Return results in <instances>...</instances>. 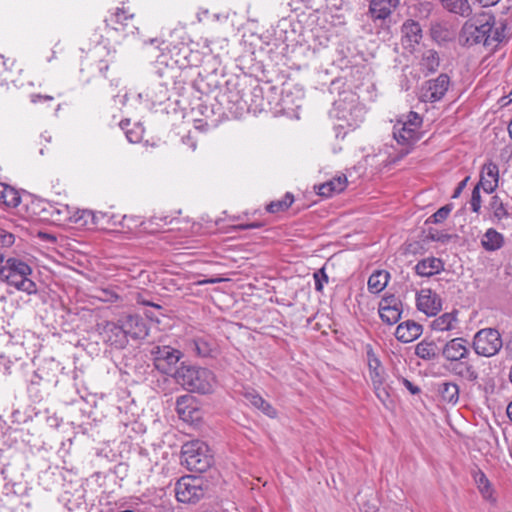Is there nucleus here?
<instances>
[{
    "mask_svg": "<svg viewBox=\"0 0 512 512\" xmlns=\"http://www.w3.org/2000/svg\"><path fill=\"white\" fill-rule=\"evenodd\" d=\"M450 84L447 74H440L437 78L426 81L420 92V99L424 102H436L446 94Z\"/></svg>",
    "mask_w": 512,
    "mask_h": 512,
    "instance_id": "f8f14e48",
    "label": "nucleus"
},
{
    "mask_svg": "<svg viewBox=\"0 0 512 512\" xmlns=\"http://www.w3.org/2000/svg\"><path fill=\"white\" fill-rule=\"evenodd\" d=\"M374 389L379 400L385 404L386 401L389 399V393L387 392L386 388L381 385L376 386Z\"/></svg>",
    "mask_w": 512,
    "mask_h": 512,
    "instance_id": "09e8293b",
    "label": "nucleus"
},
{
    "mask_svg": "<svg viewBox=\"0 0 512 512\" xmlns=\"http://www.w3.org/2000/svg\"><path fill=\"white\" fill-rule=\"evenodd\" d=\"M503 347V341L498 330L484 328L475 333L472 341L474 352L483 357L495 356Z\"/></svg>",
    "mask_w": 512,
    "mask_h": 512,
    "instance_id": "6e6552de",
    "label": "nucleus"
},
{
    "mask_svg": "<svg viewBox=\"0 0 512 512\" xmlns=\"http://www.w3.org/2000/svg\"><path fill=\"white\" fill-rule=\"evenodd\" d=\"M422 125V118L416 112H409L407 115H402L397 119L393 126V137L398 144L408 148L411 147L416 141L420 139V127Z\"/></svg>",
    "mask_w": 512,
    "mask_h": 512,
    "instance_id": "0eeeda50",
    "label": "nucleus"
},
{
    "mask_svg": "<svg viewBox=\"0 0 512 512\" xmlns=\"http://www.w3.org/2000/svg\"><path fill=\"white\" fill-rule=\"evenodd\" d=\"M360 512H378V508L374 504L363 503Z\"/></svg>",
    "mask_w": 512,
    "mask_h": 512,
    "instance_id": "6e6d98bb",
    "label": "nucleus"
},
{
    "mask_svg": "<svg viewBox=\"0 0 512 512\" xmlns=\"http://www.w3.org/2000/svg\"><path fill=\"white\" fill-rule=\"evenodd\" d=\"M14 235L4 230H0V244L9 247L14 243Z\"/></svg>",
    "mask_w": 512,
    "mask_h": 512,
    "instance_id": "49530a36",
    "label": "nucleus"
},
{
    "mask_svg": "<svg viewBox=\"0 0 512 512\" xmlns=\"http://www.w3.org/2000/svg\"><path fill=\"white\" fill-rule=\"evenodd\" d=\"M222 100L235 106V113L243 111L245 108L244 102L242 101L239 93L228 92L222 95Z\"/></svg>",
    "mask_w": 512,
    "mask_h": 512,
    "instance_id": "79ce46f5",
    "label": "nucleus"
},
{
    "mask_svg": "<svg viewBox=\"0 0 512 512\" xmlns=\"http://www.w3.org/2000/svg\"><path fill=\"white\" fill-rule=\"evenodd\" d=\"M422 326L415 321H405L400 323L395 331L397 340L403 343H409L420 337L422 334Z\"/></svg>",
    "mask_w": 512,
    "mask_h": 512,
    "instance_id": "6ab92c4d",
    "label": "nucleus"
},
{
    "mask_svg": "<svg viewBox=\"0 0 512 512\" xmlns=\"http://www.w3.org/2000/svg\"><path fill=\"white\" fill-rule=\"evenodd\" d=\"M459 386L454 382H443L439 384L438 392L443 402L456 405L459 400Z\"/></svg>",
    "mask_w": 512,
    "mask_h": 512,
    "instance_id": "c85d7f7f",
    "label": "nucleus"
},
{
    "mask_svg": "<svg viewBox=\"0 0 512 512\" xmlns=\"http://www.w3.org/2000/svg\"><path fill=\"white\" fill-rule=\"evenodd\" d=\"M313 277H314L316 291L322 292V290L324 288V284L328 283V276L325 272V269L324 268L319 269L318 271H316L314 273Z\"/></svg>",
    "mask_w": 512,
    "mask_h": 512,
    "instance_id": "a18cd8bd",
    "label": "nucleus"
},
{
    "mask_svg": "<svg viewBox=\"0 0 512 512\" xmlns=\"http://www.w3.org/2000/svg\"><path fill=\"white\" fill-rule=\"evenodd\" d=\"M458 312H446L430 322L429 327L435 332H448L455 330L458 325Z\"/></svg>",
    "mask_w": 512,
    "mask_h": 512,
    "instance_id": "4be33fe9",
    "label": "nucleus"
},
{
    "mask_svg": "<svg viewBox=\"0 0 512 512\" xmlns=\"http://www.w3.org/2000/svg\"><path fill=\"white\" fill-rule=\"evenodd\" d=\"M403 40L409 46L418 44L422 38V29L418 22L414 20H407L403 23L402 28Z\"/></svg>",
    "mask_w": 512,
    "mask_h": 512,
    "instance_id": "a878e982",
    "label": "nucleus"
},
{
    "mask_svg": "<svg viewBox=\"0 0 512 512\" xmlns=\"http://www.w3.org/2000/svg\"><path fill=\"white\" fill-rule=\"evenodd\" d=\"M193 345L196 353L201 357L213 356V353L216 348L214 341L205 337H199L194 339Z\"/></svg>",
    "mask_w": 512,
    "mask_h": 512,
    "instance_id": "4c0bfd02",
    "label": "nucleus"
},
{
    "mask_svg": "<svg viewBox=\"0 0 512 512\" xmlns=\"http://www.w3.org/2000/svg\"><path fill=\"white\" fill-rule=\"evenodd\" d=\"M244 397L251 405H253L255 408L261 410L267 416H269V417L276 416V410L256 392H254V391L246 392Z\"/></svg>",
    "mask_w": 512,
    "mask_h": 512,
    "instance_id": "473e14b6",
    "label": "nucleus"
},
{
    "mask_svg": "<svg viewBox=\"0 0 512 512\" xmlns=\"http://www.w3.org/2000/svg\"><path fill=\"white\" fill-rule=\"evenodd\" d=\"M134 14L130 13L128 10L124 8H117L114 13L107 19L105 22L107 25H120V27L113 26L115 30H125L128 26V21L133 20Z\"/></svg>",
    "mask_w": 512,
    "mask_h": 512,
    "instance_id": "7c9ffc66",
    "label": "nucleus"
},
{
    "mask_svg": "<svg viewBox=\"0 0 512 512\" xmlns=\"http://www.w3.org/2000/svg\"><path fill=\"white\" fill-rule=\"evenodd\" d=\"M489 207L497 220L500 221L508 218L509 213L507 211L506 205L503 203V201L500 199L498 195H494L491 197Z\"/></svg>",
    "mask_w": 512,
    "mask_h": 512,
    "instance_id": "ea45409f",
    "label": "nucleus"
},
{
    "mask_svg": "<svg viewBox=\"0 0 512 512\" xmlns=\"http://www.w3.org/2000/svg\"><path fill=\"white\" fill-rule=\"evenodd\" d=\"M400 0H371L369 14L374 21L386 20L399 5Z\"/></svg>",
    "mask_w": 512,
    "mask_h": 512,
    "instance_id": "f3484780",
    "label": "nucleus"
},
{
    "mask_svg": "<svg viewBox=\"0 0 512 512\" xmlns=\"http://www.w3.org/2000/svg\"><path fill=\"white\" fill-rule=\"evenodd\" d=\"M347 183V177L343 174L333 177L318 186V194L324 197H331L342 192L346 188Z\"/></svg>",
    "mask_w": 512,
    "mask_h": 512,
    "instance_id": "5701e85b",
    "label": "nucleus"
},
{
    "mask_svg": "<svg viewBox=\"0 0 512 512\" xmlns=\"http://www.w3.org/2000/svg\"><path fill=\"white\" fill-rule=\"evenodd\" d=\"M44 211L49 215L51 221L58 225H81L83 220L82 210L63 203L48 202Z\"/></svg>",
    "mask_w": 512,
    "mask_h": 512,
    "instance_id": "1a4fd4ad",
    "label": "nucleus"
},
{
    "mask_svg": "<svg viewBox=\"0 0 512 512\" xmlns=\"http://www.w3.org/2000/svg\"><path fill=\"white\" fill-rule=\"evenodd\" d=\"M122 330L127 338L144 339L148 335L146 321L138 315H127L122 319Z\"/></svg>",
    "mask_w": 512,
    "mask_h": 512,
    "instance_id": "dca6fc26",
    "label": "nucleus"
},
{
    "mask_svg": "<svg viewBox=\"0 0 512 512\" xmlns=\"http://www.w3.org/2000/svg\"><path fill=\"white\" fill-rule=\"evenodd\" d=\"M480 189L481 186L480 185H476L472 191V195H471V200H470V206H471V210L475 213H478L480 211V208H481V195H480Z\"/></svg>",
    "mask_w": 512,
    "mask_h": 512,
    "instance_id": "c03bdc74",
    "label": "nucleus"
},
{
    "mask_svg": "<svg viewBox=\"0 0 512 512\" xmlns=\"http://www.w3.org/2000/svg\"><path fill=\"white\" fill-rule=\"evenodd\" d=\"M158 220L162 221L164 223V225L170 224L172 222V219L169 216H164V217L154 216L151 218V221L157 225L159 224Z\"/></svg>",
    "mask_w": 512,
    "mask_h": 512,
    "instance_id": "13d9d810",
    "label": "nucleus"
},
{
    "mask_svg": "<svg viewBox=\"0 0 512 512\" xmlns=\"http://www.w3.org/2000/svg\"><path fill=\"white\" fill-rule=\"evenodd\" d=\"M439 65H440V58H439L438 53L435 50L427 49V50L423 51L420 61H419V67L425 76L436 72Z\"/></svg>",
    "mask_w": 512,
    "mask_h": 512,
    "instance_id": "393cba45",
    "label": "nucleus"
},
{
    "mask_svg": "<svg viewBox=\"0 0 512 512\" xmlns=\"http://www.w3.org/2000/svg\"><path fill=\"white\" fill-rule=\"evenodd\" d=\"M507 416L512 421V401L507 406Z\"/></svg>",
    "mask_w": 512,
    "mask_h": 512,
    "instance_id": "680f3d73",
    "label": "nucleus"
},
{
    "mask_svg": "<svg viewBox=\"0 0 512 512\" xmlns=\"http://www.w3.org/2000/svg\"><path fill=\"white\" fill-rule=\"evenodd\" d=\"M451 210H452L451 205H445V206L439 208L433 215H431L428 218L427 222L435 223V224L442 223L444 220L447 219Z\"/></svg>",
    "mask_w": 512,
    "mask_h": 512,
    "instance_id": "37998d69",
    "label": "nucleus"
},
{
    "mask_svg": "<svg viewBox=\"0 0 512 512\" xmlns=\"http://www.w3.org/2000/svg\"><path fill=\"white\" fill-rule=\"evenodd\" d=\"M365 108L358 101V97L351 91H343L334 101L331 115L343 120L347 126L356 128L363 122Z\"/></svg>",
    "mask_w": 512,
    "mask_h": 512,
    "instance_id": "20e7f679",
    "label": "nucleus"
},
{
    "mask_svg": "<svg viewBox=\"0 0 512 512\" xmlns=\"http://www.w3.org/2000/svg\"><path fill=\"white\" fill-rule=\"evenodd\" d=\"M444 238H448V236L447 235L435 236V235L431 234L432 240L443 241Z\"/></svg>",
    "mask_w": 512,
    "mask_h": 512,
    "instance_id": "e2e57ef3",
    "label": "nucleus"
},
{
    "mask_svg": "<svg viewBox=\"0 0 512 512\" xmlns=\"http://www.w3.org/2000/svg\"><path fill=\"white\" fill-rule=\"evenodd\" d=\"M99 298L107 302H116L120 297L113 290H102V296H99Z\"/></svg>",
    "mask_w": 512,
    "mask_h": 512,
    "instance_id": "de8ad7c7",
    "label": "nucleus"
},
{
    "mask_svg": "<svg viewBox=\"0 0 512 512\" xmlns=\"http://www.w3.org/2000/svg\"><path fill=\"white\" fill-rule=\"evenodd\" d=\"M511 35L512 31L506 20L497 19L490 13H482L463 25L459 39L465 45H482L489 51H495Z\"/></svg>",
    "mask_w": 512,
    "mask_h": 512,
    "instance_id": "f257e3e1",
    "label": "nucleus"
},
{
    "mask_svg": "<svg viewBox=\"0 0 512 512\" xmlns=\"http://www.w3.org/2000/svg\"><path fill=\"white\" fill-rule=\"evenodd\" d=\"M167 86L160 81L153 82L145 92L138 93V98L151 104H160L167 99Z\"/></svg>",
    "mask_w": 512,
    "mask_h": 512,
    "instance_id": "412c9836",
    "label": "nucleus"
},
{
    "mask_svg": "<svg viewBox=\"0 0 512 512\" xmlns=\"http://www.w3.org/2000/svg\"><path fill=\"white\" fill-rule=\"evenodd\" d=\"M261 227L260 223H249V224H240L235 226V229L238 230H248V229H255Z\"/></svg>",
    "mask_w": 512,
    "mask_h": 512,
    "instance_id": "5fc2aeb1",
    "label": "nucleus"
},
{
    "mask_svg": "<svg viewBox=\"0 0 512 512\" xmlns=\"http://www.w3.org/2000/svg\"><path fill=\"white\" fill-rule=\"evenodd\" d=\"M209 490V482L203 477L186 475L175 484V496L177 501L193 504L205 497Z\"/></svg>",
    "mask_w": 512,
    "mask_h": 512,
    "instance_id": "423d86ee",
    "label": "nucleus"
},
{
    "mask_svg": "<svg viewBox=\"0 0 512 512\" xmlns=\"http://www.w3.org/2000/svg\"><path fill=\"white\" fill-rule=\"evenodd\" d=\"M400 381L402 384L410 391L411 394L415 395L420 393V388L414 385L411 381L406 378H401Z\"/></svg>",
    "mask_w": 512,
    "mask_h": 512,
    "instance_id": "3c124183",
    "label": "nucleus"
},
{
    "mask_svg": "<svg viewBox=\"0 0 512 512\" xmlns=\"http://www.w3.org/2000/svg\"><path fill=\"white\" fill-rule=\"evenodd\" d=\"M370 378L372 380L374 388L376 386H381L382 385L383 378H382V375H381L379 369H375L374 371H371L370 372Z\"/></svg>",
    "mask_w": 512,
    "mask_h": 512,
    "instance_id": "8fccbe9b",
    "label": "nucleus"
},
{
    "mask_svg": "<svg viewBox=\"0 0 512 512\" xmlns=\"http://www.w3.org/2000/svg\"><path fill=\"white\" fill-rule=\"evenodd\" d=\"M42 100H45V101H52L53 100V97L50 96V95H41V94H32L31 95V102L33 103H38Z\"/></svg>",
    "mask_w": 512,
    "mask_h": 512,
    "instance_id": "864d4df0",
    "label": "nucleus"
},
{
    "mask_svg": "<svg viewBox=\"0 0 512 512\" xmlns=\"http://www.w3.org/2000/svg\"><path fill=\"white\" fill-rule=\"evenodd\" d=\"M416 306L427 316H436L442 309V300L431 289H421L416 295Z\"/></svg>",
    "mask_w": 512,
    "mask_h": 512,
    "instance_id": "2eb2a0df",
    "label": "nucleus"
},
{
    "mask_svg": "<svg viewBox=\"0 0 512 512\" xmlns=\"http://www.w3.org/2000/svg\"><path fill=\"white\" fill-rule=\"evenodd\" d=\"M107 69H108V65H105L104 67L100 68V71L103 72V71H106Z\"/></svg>",
    "mask_w": 512,
    "mask_h": 512,
    "instance_id": "774afa93",
    "label": "nucleus"
},
{
    "mask_svg": "<svg viewBox=\"0 0 512 512\" xmlns=\"http://www.w3.org/2000/svg\"><path fill=\"white\" fill-rule=\"evenodd\" d=\"M478 3H480L482 6H493L498 3L499 0H476Z\"/></svg>",
    "mask_w": 512,
    "mask_h": 512,
    "instance_id": "bf43d9fd",
    "label": "nucleus"
},
{
    "mask_svg": "<svg viewBox=\"0 0 512 512\" xmlns=\"http://www.w3.org/2000/svg\"><path fill=\"white\" fill-rule=\"evenodd\" d=\"M402 314V303L394 295L384 296L379 303V315L388 325L397 323Z\"/></svg>",
    "mask_w": 512,
    "mask_h": 512,
    "instance_id": "4468645a",
    "label": "nucleus"
},
{
    "mask_svg": "<svg viewBox=\"0 0 512 512\" xmlns=\"http://www.w3.org/2000/svg\"><path fill=\"white\" fill-rule=\"evenodd\" d=\"M505 238L502 233L494 228H488L481 238V245L484 250L494 252L504 246Z\"/></svg>",
    "mask_w": 512,
    "mask_h": 512,
    "instance_id": "b1692460",
    "label": "nucleus"
},
{
    "mask_svg": "<svg viewBox=\"0 0 512 512\" xmlns=\"http://www.w3.org/2000/svg\"><path fill=\"white\" fill-rule=\"evenodd\" d=\"M368 366L370 372L380 368V361L378 360V358H376L373 354L370 353L368 354Z\"/></svg>",
    "mask_w": 512,
    "mask_h": 512,
    "instance_id": "603ef678",
    "label": "nucleus"
},
{
    "mask_svg": "<svg viewBox=\"0 0 512 512\" xmlns=\"http://www.w3.org/2000/svg\"><path fill=\"white\" fill-rule=\"evenodd\" d=\"M143 304H145V305H151V306L156 307V308H161L159 305H157V304H151L150 302H143Z\"/></svg>",
    "mask_w": 512,
    "mask_h": 512,
    "instance_id": "338daca9",
    "label": "nucleus"
},
{
    "mask_svg": "<svg viewBox=\"0 0 512 512\" xmlns=\"http://www.w3.org/2000/svg\"><path fill=\"white\" fill-rule=\"evenodd\" d=\"M8 69L7 63L4 60V57L0 55V74Z\"/></svg>",
    "mask_w": 512,
    "mask_h": 512,
    "instance_id": "052dcab7",
    "label": "nucleus"
},
{
    "mask_svg": "<svg viewBox=\"0 0 512 512\" xmlns=\"http://www.w3.org/2000/svg\"><path fill=\"white\" fill-rule=\"evenodd\" d=\"M173 377L177 384L189 392L209 394L217 386L216 376L211 370L184 363L174 372Z\"/></svg>",
    "mask_w": 512,
    "mask_h": 512,
    "instance_id": "f03ea898",
    "label": "nucleus"
},
{
    "mask_svg": "<svg viewBox=\"0 0 512 512\" xmlns=\"http://www.w3.org/2000/svg\"><path fill=\"white\" fill-rule=\"evenodd\" d=\"M473 477L483 498L489 501H494L493 488L486 475L481 470H478L474 472Z\"/></svg>",
    "mask_w": 512,
    "mask_h": 512,
    "instance_id": "72a5a7b5",
    "label": "nucleus"
},
{
    "mask_svg": "<svg viewBox=\"0 0 512 512\" xmlns=\"http://www.w3.org/2000/svg\"><path fill=\"white\" fill-rule=\"evenodd\" d=\"M441 354L449 364L467 360L470 355L469 342L464 337L450 339L442 347Z\"/></svg>",
    "mask_w": 512,
    "mask_h": 512,
    "instance_id": "ddd939ff",
    "label": "nucleus"
},
{
    "mask_svg": "<svg viewBox=\"0 0 512 512\" xmlns=\"http://www.w3.org/2000/svg\"><path fill=\"white\" fill-rule=\"evenodd\" d=\"M505 350L512 356V342L506 344Z\"/></svg>",
    "mask_w": 512,
    "mask_h": 512,
    "instance_id": "0e129e2a",
    "label": "nucleus"
},
{
    "mask_svg": "<svg viewBox=\"0 0 512 512\" xmlns=\"http://www.w3.org/2000/svg\"><path fill=\"white\" fill-rule=\"evenodd\" d=\"M444 270V262L440 258L427 257L415 265V272L421 277H431Z\"/></svg>",
    "mask_w": 512,
    "mask_h": 512,
    "instance_id": "aec40b11",
    "label": "nucleus"
},
{
    "mask_svg": "<svg viewBox=\"0 0 512 512\" xmlns=\"http://www.w3.org/2000/svg\"><path fill=\"white\" fill-rule=\"evenodd\" d=\"M499 180V169L498 166L494 163L485 164L481 171V177L478 185L486 193H493L498 187Z\"/></svg>",
    "mask_w": 512,
    "mask_h": 512,
    "instance_id": "a211bd4d",
    "label": "nucleus"
},
{
    "mask_svg": "<svg viewBox=\"0 0 512 512\" xmlns=\"http://www.w3.org/2000/svg\"><path fill=\"white\" fill-rule=\"evenodd\" d=\"M81 215L83 216L81 225L92 224L102 230L114 229L118 224L121 225L122 221L126 219V216H122L121 219H119L118 216L111 212H94L92 210H82Z\"/></svg>",
    "mask_w": 512,
    "mask_h": 512,
    "instance_id": "9b49d317",
    "label": "nucleus"
},
{
    "mask_svg": "<svg viewBox=\"0 0 512 512\" xmlns=\"http://www.w3.org/2000/svg\"><path fill=\"white\" fill-rule=\"evenodd\" d=\"M415 354L426 361L434 360L439 354V348L433 341L422 340L415 347Z\"/></svg>",
    "mask_w": 512,
    "mask_h": 512,
    "instance_id": "2f4dec72",
    "label": "nucleus"
},
{
    "mask_svg": "<svg viewBox=\"0 0 512 512\" xmlns=\"http://www.w3.org/2000/svg\"><path fill=\"white\" fill-rule=\"evenodd\" d=\"M468 179H469V178L467 177V178H465L464 180H462V181L458 184L457 188H456V189H455V191H454L453 198H456V197H458V196L460 195V193L462 192V190H463V189H464V187L466 186V183H467Z\"/></svg>",
    "mask_w": 512,
    "mask_h": 512,
    "instance_id": "4d7b16f0",
    "label": "nucleus"
},
{
    "mask_svg": "<svg viewBox=\"0 0 512 512\" xmlns=\"http://www.w3.org/2000/svg\"><path fill=\"white\" fill-rule=\"evenodd\" d=\"M294 202V196L291 193H286L285 196L276 201H272L267 205L266 209L270 213H278L287 210Z\"/></svg>",
    "mask_w": 512,
    "mask_h": 512,
    "instance_id": "a19ab883",
    "label": "nucleus"
},
{
    "mask_svg": "<svg viewBox=\"0 0 512 512\" xmlns=\"http://www.w3.org/2000/svg\"><path fill=\"white\" fill-rule=\"evenodd\" d=\"M450 367L453 374L460 376L469 382H476L478 380V372L474 366L469 364L466 360L450 364Z\"/></svg>",
    "mask_w": 512,
    "mask_h": 512,
    "instance_id": "cd10ccee",
    "label": "nucleus"
},
{
    "mask_svg": "<svg viewBox=\"0 0 512 512\" xmlns=\"http://www.w3.org/2000/svg\"><path fill=\"white\" fill-rule=\"evenodd\" d=\"M107 341L117 347H123L127 341V336L122 330V320L119 324L109 323L106 326Z\"/></svg>",
    "mask_w": 512,
    "mask_h": 512,
    "instance_id": "c756f323",
    "label": "nucleus"
},
{
    "mask_svg": "<svg viewBox=\"0 0 512 512\" xmlns=\"http://www.w3.org/2000/svg\"><path fill=\"white\" fill-rule=\"evenodd\" d=\"M0 203L8 207H17L20 203L19 193L14 188L0 182Z\"/></svg>",
    "mask_w": 512,
    "mask_h": 512,
    "instance_id": "f704fd0d",
    "label": "nucleus"
},
{
    "mask_svg": "<svg viewBox=\"0 0 512 512\" xmlns=\"http://www.w3.org/2000/svg\"><path fill=\"white\" fill-rule=\"evenodd\" d=\"M193 402L194 399L190 395H183L177 398L176 410L182 419L186 420L188 417H191L194 411V407L192 406Z\"/></svg>",
    "mask_w": 512,
    "mask_h": 512,
    "instance_id": "58836bf2",
    "label": "nucleus"
},
{
    "mask_svg": "<svg viewBox=\"0 0 512 512\" xmlns=\"http://www.w3.org/2000/svg\"><path fill=\"white\" fill-rule=\"evenodd\" d=\"M152 354L155 367L164 374H170L183 356L181 351L170 346H156Z\"/></svg>",
    "mask_w": 512,
    "mask_h": 512,
    "instance_id": "9d476101",
    "label": "nucleus"
},
{
    "mask_svg": "<svg viewBox=\"0 0 512 512\" xmlns=\"http://www.w3.org/2000/svg\"><path fill=\"white\" fill-rule=\"evenodd\" d=\"M508 132H509V136L512 138V118H511V121L508 125Z\"/></svg>",
    "mask_w": 512,
    "mask_h": 512,
    "instance_id": "69168bd1",
    "label": "nucleus"
},
{
    "mask_svg": "<svg viewBox=\"0 0 512 512\" xmlns=\"http://www.w3.org/2000/svg\"><path fill=\"white\" fill-rule=\"evenodd\" d=\"M130 125L129 119L120 122V127L125 132L127 140L131 143L140 142L143 137L144 128L138 123H134L133 126L129 128Z\"/></svg>",
    "mask_w": 512,
    "mask_h": 512,
    "instance_id": "c9c22d12",
    "label": "nucleus"
},
{
    "mask_svg": "<svg viewBox=\"0 0 512 512\" xmlns=\"http://www.w3.org/2000/svg\"><path fill=\"white\" fill-rule=\"evenodd\" d=\"M32 268L24 261L16 258H9L6 264L0 267V279L18 291L28 295L37 293V285L29 276Z\"/></svg>",
    "mask_w": 512,
    "mask_h": 512,
    "instance_id": "7ed1b4c3",
    "label": "nucleus"
},
{
    "mask_svg": "<svg viewBox=\"0 0 512 512\" xmlns=\"http://www.w3.org/2000/svg\"><path fill=\"white\" fill-rule=\"evenodd\" d=\"M390 280V273L386 270H376L368 278L367 286L371 293L382 292Z\"/></svg>",
    "mask_w": 512,
    "mask_h": 512,
    "instance_id": "bb28decb",
    "label": "nucleus"
},
{
    "mask_svg": "<svg viewBox=\"0 0 512 512\" xmlns=\"http://www.w3.org/2000/svg\"><path fill=\"white\" fill-rule=\"evenodd\" d=\"M182 464L190 471L205 472L213 464V455L209 446L201 440L185 443L181 450Z\"/></svg>",
    "mask_w": 512,
    "mask_h": 512,
    "instance_id": "39448f33",
    "label": "nucleus"
},
{
    "mask_svg": "<svg viewBox=\"0 0 512 512\" xmlns=\"http://www.w3.org/2000/svg\"><path fill=\"white\" fill-rule=\"evenodd\" d=\"M444 8L452 13L459 14L461 16H469L471 8L468 0H441Z\"/></svg>",
    "mask_w": 512,
    "mask_h": 512,
    "instance_id": "e433bc0d",
    "label": "nucleus"
}]
</instances>
